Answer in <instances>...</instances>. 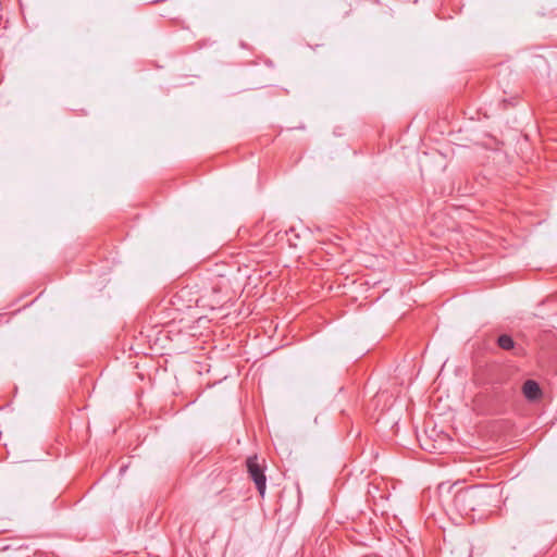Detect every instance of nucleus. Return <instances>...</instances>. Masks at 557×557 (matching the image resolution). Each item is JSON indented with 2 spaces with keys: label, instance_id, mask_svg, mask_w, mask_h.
<instances>
[{
  "label": "nucleus",
  "instance_id": "2",
  "mask_svg": "<svg viewBox=\"0 0 557 557\" xmlns=\"http://www.w3.org/2000/svg\"><path fill=\"white\" fill-rule=\"evenodd\" d=\"M247 471L250 479L255 482L256 488L261 496H264L267 488V478L264 474V460L260 461L258 456H250L246 460Z\"/></svg>",
  "mask_w": 557,
  "mask_h": 557
},
{
  "label": "nucleus",
  "instance_id": "1",
  "mask_svg": "<svg viewBox=\"0 0 557 557\" xmlns=\"http://www.w3.org/2000/svg\"><path fill=\"white\" fill-rule=\"evenodd\" d=\"M491 497L485 487L472 485L459 490L453 498V507L461 516H469L472 511L490 505Z\"/></svg>",
  "mask_w": 557,
  "mask_h": 557
},
{
  "label": "nucleus",
  "instance_id": "4",
  "mask_svg": "<svg viewBox=\"0 0 557 557\" xmlns=\"http://www.w3.org/2000/svg\"><path fill=\"white\" fill-rule=\"evenodd\" d=\"M497 345L504 350H511L515 347V341L508 334H502L497 338Z\"/></svg>",
  "mask_w": 557,
  "mask_h": 557
},
{
  "label": "nucleus",
  "instance_id": "3",
  "mask_svg": "<svg viewBox=\"0 0 557 557\" xmlns=\"http://www.w3.org/2000/svg\"><path fill=\"white\" fill-rule=\"evenodd\" d=\"M522 392L528 400L534 401L541 398L542 389L539 383L534 380H527L523 383Z\"/></svg>",
  "mask_w": 557,
  "mask_h": 557
}]
</instances>
